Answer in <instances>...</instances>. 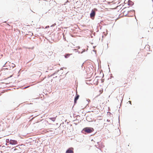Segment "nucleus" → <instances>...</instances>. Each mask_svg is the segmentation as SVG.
Masks as SVG:
<instances>
[{"instance_id": "obj_19", "label": "nucleus", "mask_w": 153, "mask_h": 153, "mask_svg": "<svg viewBox=\"0 0 153 153\" xmlns=\"http://www.w3.org/2000/svg\"><path fill=\"white\" fill-rule=\"evenodd\" d=\"M74 123L75 124V125H76L77 124V123Z\"/></svg>"}, {"instance_id": "obj_6", "label": "nucleus", "mask_w": 153, "mask_h": 153, "mask_svg": "<svg viewBox=\"0 0 153 153\" xmlns=\"http://www.w3.org/2000/svg\"><path fill=\"white\" fill-rule=\"evenodd\" d=\"M130 12H132V13H133L132 15H130V16H133L135 14V11L134 10H131L128 11V13H130Z\"/></svg>"}, {"instance_id": "obj_28", "label": "nucleus", "mask_w": 153, "mask_h": 153, "mask_svg": "<svg viewBox=\"0 0 153 153\" xmlns=\"http://www.w3.org/2000/svg\"><path fill=\"white\" fill-rule=\"evenodd\" d=\"M152 13H153V12H152Z\"/></svg>"}, {"instance_id": "obj_9", "label": "nucleus", "mask_w": 153, "mask_h": 153, "mask_svg": "<svg viewBox=\"0 0 153 153\" xmlns=\"http://www.w3.org/2000/svg\"><path fill=\"white\" fill-rule=\"evenodd\" d=\"M72 54H69V53H67L65 54V58H68Z\"/></svg>"}, {"instance_id": "obj_27", "label": "nucleus", "mask_w": 153, "mask_h": 153, "mask_svg": "<svg viewBox=\"0 0 153 153\" xmlns=\"http://www.w3.org/2000/svg\"><path fill=\"white\" fill-rule=\"evenodd\" d=\"M1 95V94H0V96Z\"/></svg>"}, {"instance_id": "obj_20", "label": "nucleus", "mask_w": 153, "mask_h": 153, "mask_svg": "<svg viewBox=\"0 0 153 153\" xmlns=\"http://www.w3.org/2000/svg\"><path fill=\"white\" fill-rule=\"evenodd\" d=\"M15 65H14H14H13V67H14V66H15Z\"/></svg>"}, {"instance_id": "obj_16", "label": "nucleus", "mask_w": 153, "mask_h": 153, "mask_svg": "<svg viewBox=\"0 0 153 153\" xmlns=\"http://www.w3.org/2000/svg\"><path fill=\"white\" fill-rule=\"evenodd\" d=\"M49 27V26H46V28H47V27Z\"/></svg>"}, {"instance_id": "obj_22", "label": "nucleus", "mask_w": 153, "mask_h": 153, "mask_svg": "<svg viewBox=\"0 0 153 153\" xmlns=\"http://www.w3.org/2000/svg\"><path fill=\"white\" fill-rule=\"evenodd\" d=\"M77 121V120H74V121Z\"/></svg>"}, {"instance_id": "obj_1", "label": "nucleus", "mask_w": 153, "mask_h": 153, "mask_svg": "<svg viewBox=\"0 0 153 153\" xmlns=\"http://www.w3.org/2000/svg\"><path fill=\"white\" fill-rule=\"evenodd\" d=\"M94 129L91 127H85L82 130L83 133L85 132L87 133H90L93 131Z\"/></svg>"}, {"instance_id": "obj_25", "label": "nucleus", "mask_w": 153, "mask_h": 153, "mask_svg": "<svg viewBox=\"0 0 153 153\" xmlns=\"http://www.w3.org/2000/svg\"><path fill=\"white\" fill-rule=\"evenodd\" d=\"M27 88V87H25L24 88Z\"/></svg>"}, {"instance_id": "obj_18", "label": "nucleus", "mask_w": 153, "mask_h": 153, "mask_svg": "<svg viewBox=\"0 0 153 153\" xmlns=\"http://www.w3.org/2000/svg\"><path fill=\"white\" fill-rule=\"evenodd\" d=\"M129 102H130V103L131 105V101H129Z\"/></svg>"}, {"instance_id": "obj_23", "label": "nucleus", "mask_w": 153, "mask_h": 153, "mask_svg": "<svg viewBox=\"0 0 153 153\" xmlns=\"http://www.w3.org/2000/svg\"><path fill=\"white\" fill-rule=\"evenodd\" d=\"M99 142H97V143L98 144V145L99 144Z\"/></svg>"}, {"instance_id": "obj_14", "label": "nucleus", "mask_w": 153, "mask_h": 153, "mask_svg": "<svg viewBox=\"0 0 153 153\" xmlns=\"http://www.w3.org/2000/svg\"><path fill=\"white\" fill-rule=\"evenodd\" d=\"M68 2H69V1L68 0H67V1L65 2V3H67Z\"/></svg>"}, {"instance_id": "obj_12", "label": "nucleus", "mask_w": 153, "mask_h": 153, "mask_svg": "<svg viewBox=\"0 0 153 153\" xmlns=\"http://www.w3.org/2000/svg\"><path fill=\"white\" fill-rule=\"evenodd\" d=\"M56 25V24L55 23L53 24L52 25H51V27H53Z\"/></svg>"}, {"instance_id": "obj_21", "label": "nucleus", "mask_w": 153, "mask_h": 153, "mask_svg": "<svg viewBox=\"0 0 153 153\" xmlns=\"http://www.w3.org/2000/svg\"><path fill=\"white\" fill-rule=\"evenodd\" d=\"M15 65H14H14H13V67H14V66H15Z\"/></svg>"}, {"instance_id": "obj_8", "label": "nucleus", "mask_w": 153, "mask_h": 153, "mask_svg": "<svg viewBox=\"0 0 153 153\" xmlns=\"http://www.w3.org/2000/svg\"><path fill=\"white\" fill-rule=\"evenodd\" d=\"M117 100H118V101H119V99L120 98L121 99V102H122V101L123 100V97L121 95L120 96V95L119 96V97H117Z\"/></svg>"}, {"instance_id": "obj_26", "label": "nucleus", "mask_w": 153, "mask_h": 153, "mask_svg": "<svg viewBox=\"0 0 153 153\" xmlns=\"http://www.w3.org/2000/svg\"><path fill=\"white\" fill-rule=\"evenodd\" d=\"M88 100H89V101H90V100L89 99H88Z\"/></svg>"}, {"instance_id": "obj_4", "label": "nucleus", "mask_w": 153, "mask_h": 153, "mask_svg": "<svg viewBox=\"0 0 153 153\" xmlns=\"http://www.w3.org/2000/svg\"><path fill=\"white\" fill-rule=\"evenodd\" d=\"M10 144L12 145H15L17 144V142L14 140H10L9 141Z\"/></svg>"}, {"instance_id": "obj_11", "label": "nucleus", "mask_w": 153, "mask_h": 153, "mask_svg": "<svg viewBox=\"0 0 153 153\" xmlns=\"http://www.w3.org/2000/svg\"><path fill=\"white\" fill-rule=\"evenodd\" d=\"M74 51H75L76 52H78V51L77 49H74Z\"/></svg>"}, {"instance_id": "obj_17", "label": "nucleus", "mask_w": 153, "mask_h": 153, "mask_svg": "<svg viewBox=\"0 0 153 153\" xmlns=\"http://www.w3.org/2000/svg\"><path fill=\"white\" fill-rule=\"evenodd\" d=\"M77 48H78V49H79L80 48V47L79 46H78V47H77Z\"/></svg>"}, {"instance_id": "obj_5", "label": "nucleus", "mask_w": 153, "mask_h": 153, "mask_svg": "<svg viewBox=\"0 0 153 153\" xmlns=\"http://www.w3.org/2000/svg\"><path fill=\"white\" fill-rule=\"evenodd\" d=\"M79 95L77 93L76 94V97H75L74 100V104H75L76 103L77 100L78 99L79 97Z\"/></svg>"}, {"instance_id": "obj_10", "label": "nucleus", "mask_w": 153, "mask_h": 153, "mask_svg": "<svg viewBox=\"0 0 153 153\" xmlns=\"http://www.w3.org/2000/svg\"><path fill=\"white\" fill-rule=\"evenodd\" d=\"M49 119L51 120L52 121L54 122L55 121V120H56V117H51V118H50Z\"/></svg>"}, {"instance_id": "obj_3", "label": "nucleus", "mask_w": 153, "mask_h": 153, "mask_svg": "<svg viewBox=\"0 0 153 153\" xmlns=\"http://www.w3.org/2000/svg\"><path fill=\"white\" fill-rule=\"evenodd\" d=\"M73 149L72 148L68 149L66 151V153H74Z\"/></svg>"}, {"instance_id": "obj_13", "label": "nucleus", "mask_w": 153, "mask_h": 153, "mask_svg": "<svg viewBox=\"0 0 153 153\" xmlns=\"http://www.w3.org/2000/svg\"><path fill=\"white\" fill-rule=\"evenodd\" d=\"M7 63V62H6V63H5V64L4 65H3V67H5V66H6V63Z\"/></svg>"}, {"instance_id": "obj_15", "label": "nucleus", "mask_w": 153, "mask_h": 153, "mask_svg": "<svg viewBox=\"0 0 153 153\" xmlns=\"http://www.w3.org/2000/svg\"><path fill=\"white\" fill-rule=\"evenodd\" d=\"M95 146L98 149H99V146H98V147H97V146L96 145Z\"/></svg>"}, {"instance_id": "obj_24", "label": "nucleus", "mask_w": 153, "mask_h": 153, "mask_svg": "<svg viewBox=\"0 0 153 153\" xmlns=\"http://www.w3.org/2000/svg\"><path fill=\"white\" fill-rule=\"evenodd\" d=\"M108 121H109V120H107Z\"/></svg>"}, {"instance_id": "obj_7", "label": "nucleus", "mask_w": 153, "mask_h": 153, "mask_svg": "<svg viewBox=\"0 0 153 153\" xmlns=\"http://www.w3.org/2000/svg\"><path fill=\"white\" fill-rule=\"evenodd\" d=\"M128 5L132 6L133 5L134 3L131 1H130V0H129L128 1Z\"/></svg>"}, {"instance_id": "obj_2", "label": "nucleus", "mask_w": 153, "mask_h": 153, "mask_svg": "<svg viewBox=\"0 0 153 153\" xmlns=\"http://www.w3.org/2000/svg\"><path fill=\"white\" fill-rule=\"evenodd\" d=\"M97 11L96 8H94L92 10L90 14V17L92 19H94L96 14V11Z\"/></svg>"}]
</instances>
